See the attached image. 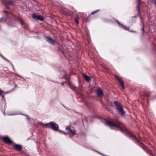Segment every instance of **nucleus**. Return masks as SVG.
<instances>
[{
    "instance_id": "nucleus-1",
    "label": "nucleus",
    "mask_w": 156,
    "mask_h": 156,
    "mask_svg": "<svg viewBox=\"0 0 156 156\" xmlns=\"http://www.w3.org/2000/svg\"><path fill=\"white\" fill-rule=\"evenodd\" d=\"M114 103L116 106L119 112L122 116H124L125 112L123 110L122 106L119 103L116 101H114Z\"/></svg>"
},
{
    "instance_id": "nucleus-2",
    "label": "nucleus",
    "mask_w": 156,
    "mask_h": 156,
    "mask_svg": "<svg viewBox=\"0 0 156 156\" xmlns=\"http://www.w3.org/2000/svg\"><path fill=\"white\" fill-rule=\"evenodd\" d=\"M106 125L107 126L110 127L111 128H119L120 130H122V129L120 127V125L119 124H116L110 121H107L106 123Z\"/></svg>"
},
{
    "instance_id": "nucleus-3",
    "label": "nucleus",
    "mask_w": 156,
    "mask_h": 156,
    "mask_svg": "<svg viewBox=\"0 0 156 156\" xmlns=\"http://www.w3.org/2000/svg\"><path fill=\"white\" fill-rule=\"evenodd\" d=\"M49 124L51 126V128L54 130H57L58 128V126L57 124L53 122H50L49 123H47L45 124L46 127H48V125Z\"/></svg>"
},
{
    "instance_id": "nucleus-4",
    "label": "nucleus",
    "mask_w": 156,
    "mask_h": 156,
    "mask_svg": "<svg viewBox=\"0 0 156 156\" xmlns=\"http://www.w3.org/2000/svg\"><path fill=\"white\" fill-rule=\"evenodd\" d=\"M138 143H139V145L140 147H142V148L144 150L147 151L148 153H149L150 156H155L154 154H153L152 153L150 149L147 148L145 146H144L143 144L141 143H139L137 141V144Z\"/></svg>"
},
{
    "instance_id": "nucleus-5",
    "label": "nucleus",
    "mask_w": 156,
    "mask_h": 156,
    "mask_svg": "<svg viewBox=\"0 0 156 156\" xmlns=\"http://www.w3.org/2000/svg\"><path fill=\"white\" fill-rule=\"evenodd\" d=\"M32 16L33 18H35L36 19L42 21L44 20V18L42 16L40 15H36L35 13H33Z\"/></svg>"
},
{
    "instance_id": "nucleus-6",
    "label": "nucleus",
    "mask_w": 156,
    "mask_h": 156,
    "mask_svg": "<svg viewBox=\"0 0 156 156\" xmlns=\"http://www.w3.org/2000/svg\"><path fill=\"white\" fill-rule=\"evenodd\" d=\"M115 76L116 78L119 81L120 83L122 89H124L125 87L124 85V83L121 80V78L116 75H115Z\"/></svg>"
},
{
    "instance_id": "nucleus-7",
    "label": "nucleus",
    "mask_w": 156,
    "mask_h": 156,
    "mask_svg": "<svg viewBox=\"0 0 156 156\" xmlns=\"http://www.w3.org/2000/svg\"><path fill=\"white\" fill-rule=\"evenodd\" d=\"M2 139L5 142L7 143L11 144L12 143V141L8 137H3Z\"/></svg>"
},
{
    "instance_id": "nucleus-8",
    "label": "nucleus",
    "mask_w": 156,
    "mask_h": 156,
    "mask_svg": "<svg viewBox=\"0 0 156 156\" xmlns=\"http://www.w3.org/2000/svg\"><path fill=\"white\" fill-rule=\"evenodd\" d=\"M126 136L128 137L133 139H136V136L130 132H127L126 133Z\"/></svg>"
},
{
    "instance_id": "nucleus-9",
    "label": "nucleus",
    "mask_w": 156,
    "mask_h": 156,
    "mask_svg": "<svg viewBox=\"0 0 156 156\" xmlns=\"http://www.w3.org/2000/svg\"><path fill=\"white\" fill-rule=\"evenodd\" d=\"M66 129L68 132L67 133L68 134L71 133L73 135H74L75 134V130H71L68 127H67L66 128Z\"/></svg>"
},
{
    "instance_id": "nucleus-10",
    "label": "nucleus",
    "mask_w": 156,
    "mask_h": 156,
    "mask_svg": "<svg viewBox=\"0 0 156 156\" xmlns=\"http://www.w3.org/2000/svg\"><path fill=\"white\" fill-rule=\"evenodd\" d=\"M97 93L98 95L100 97H101L103 96V93L102 91L100 88H98L97 90Z\"/></svg>"
},
{
    "instance_id": "nucleus-11",
    "label": "nucleus",
    "mask_w": 156,
    "mask_h": 156,
    "mask_svg": "<svg viewBox=\"0 0 156 156\" xmlns=\"http://www.w3.org/2000/svg\"><path fill=\"white\" fill-rule=\"evenodd\" d=\"M14 148L16 150H20L22 148V147L20 145H16L14 146Z\"/></svg>"
},
{
    "instance_id": "nucleus-12",
    "label": "nucleus",
    "mask_w": 156,
    "mask_h": 156,
    "mask_svg": "<svg viewBox=\"0 0 156 156\" xmlns=\"http://www.w3.org/2000/svg\"><path fill=\"white\" fill-rule=\"evenodd\" d=\"M83 77L85 79L86 81L88 82H89L90 81V79L89 77L87 76L85 74H83Z\"/></svg>"
},
{
    "instance_id": "nucleus-13",
    "label": "nucleus",
    "mask_w": 156,
    "mask_h": 156,
    "mask_svg": "<svg viewBox=\"0 0 156 156\" xmlns=\"http://www.w3.org/2000/svg\"><path fill=\"white\" fill-rule=\"evenodd\" d=\"M48 41L51 44H54L55 43L54 40L51 38L48 37H46Z\"/></svg>"
},
{
    "instance_id": "nucleus-14",
    "label": "nucleus",
    "mask_w": 156,
    "mask_h": 156,
    "mask_svg": "<svg viewBox=\"0 0 156 156\" xmlns=\"http://www.w3.org/2000/svg\"><path fill=\"white\" fill-rule=\"evenodd\" d=\"M98 10H97V11H94V12H92L91 13V14H94L96 13L97 12H98Z\"/></svg>"
},
{
    "instance_id": "nucleus-15",
    "label": "nucleus",
    "mask_w": 156,
    "mask_h": 156,
    "mask_svg": "<svg viewBox=\"0 0 156 156\" xmlns=\"http://www.w3.org/2000/svg\"><path fill=\"white\" fill-rule=\"evenodd\" d=\"M75 22L77 24H78L79 23V20H78L77 19H75Z\"/></svg>"
},
{
    "instance_id": "nucleus-16",
    "label": "nucleus",
    "mask_w": 156,
    "mask_h": 156,
    "mask_svg": "<svg viewBox=\"0 0 156 156\" xmlns=\"http://www.w3.org/2000/svg\"><path fill=\"white\" fill-rule=\"evenodd\" d=\"M123 28L125 30H128V29H129L128 28L126 27L123 26Z\"/></svg>"
},
{
    "instance_id": "nucleus-17",
    "label": "nucleus",
    "mask_w": 156,
    "mask_h": 156,
    "mask_svg": "<svg viewBox=\"0 0 156 156\" xmlns=\"http://www.w3.org/2000/svg\"><path fill=\"white\" fill-rule=\"evenodd\" d=\"M4 93L3 91L0 90V95H2V94Z\"/></svg>"
},
{
    "instance_id": "nucleus-18",
    "label": "nucleus",
    "mask_w": 156,
    "mask_h": 156,
    "mask_svg": "<svg viewBox=\"0 0 156 156\" xmlns=\"http://www.w3.org/2000/svg\"><path fill=\"white\" fill-rule=\"evenodd\" d=\"M152 2L154 4H156V0H153Z\"/></svg>"
},
{
    "instance_id": "nucleus-19",
    "label": "nucleus",
    "mask_w": 156,
    "mask_h": 156,
    "mask_svg": "<svg viewBox=\"0 0 156 156\" xmlns=\"http://www.w3.org/2000/svg\"><path fill=\"white\" fill-rule=\"evenodd\" d=\"M142 26H143V27H142V30L143 31V32H144V24L143 23H142Z\"/></svg>"
},
{
    "instance_id": "nucleus-20",
    "label": "nucleus",
    "mask_w": 156,
    "mask_h": 156,
    "mask_svg": "<svg viewBox=\"0 0 156 156\" xmlns=\"http://www.w3.org/2000/svg\"><path fill=\"white\" fill-rule=\"evenodd\" d=\"M140 0H138V4L139 5H140Z\"/></svg>"
}]
</instances>
